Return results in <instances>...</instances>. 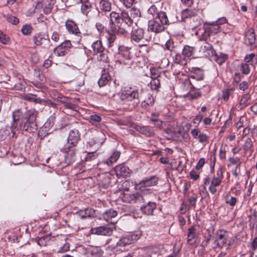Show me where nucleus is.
Here are the masks:
<instances>
[{
    "label": "nucleus",
    "instance_id": "nucleus-24",
    "mask_svg": "<svg viewBox=\"0 0 257 257\" xmlns=\"http://www.w3.org/2000/svg\"><path fill=\"white\" fill-rule=\"evenodd\" d=\"M156 253L152 248H145L134 252L133 257H155Z\"/></svg>",
    "mask_w": 257,
    "mask_h": 257
},
{
    "label": "nucleus",
    "instance_id": "nucleus-56",
    "mask_svg": "<svg viewBox=\"0 0 257 257\" xmlns=\"http://www.w3.org/2000/svg\"><path fill=\"white\" fill-rule=\"evenodd\" d=\"M98 156V154L96 153V152H91L87 153L85 158V161L86 162H91L94 160H95Z\"/></svg>",
    "mask_w": 257,
    "mask_h": 257
},
{
    "label": "nucleus",
    "instance_id": "nucleus-40",
    "mask_svg": "<svg viewBox=\"0 0 257 257\" xmlns=\"http://www.w3.org/2000/svg\"><path fill=\"white\" fill-rule=\"evenodd\" d=\"M55 3V0H49L46 2H44V13L45 14H49L51 12L53 8L54 4Z\"/></svg>",
    "mask_w": 257,
    "mask_h": 257
},
{
    "label": "nucleus",
    "instance_id": "nucleus-31",
    "mask_svg": "<svg viewBox=\"0 0 257 257\" xmlns=\"http://www.w3.org/2000/svg\"><path fill=\"white\" fill-rule=\"evenodd\" d=\"M111 77L107 70L104 69L99 79L98 84L99 87L105 86L110 80Z\"/></svg>",
    "mask_w": 257,
    "mask_h": 257
},
{
    "label": "nucleus",
    "instance_id": "nucleus-45",
    "mask_svg": "<svg viewBox=\"0 0 257 257\" xmlns=\"http://www.w3.org/2000/svg\"><path fill=\"white\" fill-rule=\"evenodd\" d=\"M157 77L152 78L151 81L150 83V85L151 89L155 90H158L159 88L160 87V80Z\"/></svg>",
    "mask_w": 257,
    "mask_h": 257
},
{
    "label": "nucleus",
    "instance_id": "nucleus-63",
    "mask_svg": "<svg viewBox=\"0 0 257 257\" xmlns=\"http://www.w3.org/2000/svg\"><path fill=\"white\" fill-rule=\"evenodd\" d=\"M50 239V237L48 235H44L42 237H41L38 241V243L40 246H46V243Z\"/></svg>",
    "mask_w": 257,
    "mask_h": 257
},
{
    "label": "nucleus",
    "instance_id": "nucleus-3",
    "mask_svg": "<svg viewBox=\"0 0 257 257\" xmlns=\"http://www.w3.org/2000/svg\"><path fill=\"white\" fill-rule=\"evenodd\" d=\"M216 40V36L204 30L199 38L198 51L200 57L210 58L215 53L213 44Z\"/></svg>",
    "mask_w": 257,
    "mask_h": 257
},
{
    "label": "nucleus",
    "instance_id": "nucleus-44",
    "mask_svg": "<svg viewBox=\"0 0 257 257\" xmlns=\"http://www.w3.org/2000/svg\"><path fill=\"white\" fill-rule=\"evenodd\" d=\"M103 253V251L98 247H92L88 251V253L90 254L92 257H99L102 255Z\"/></svg>",
    "mask_w": 257,
    "mask_h": 257
},
{
    "label": "nucleus",
    "instance_id": "nucleus-10",
    "mask_svg": "<svg viewBox=\"0 0 257 257\" xmlns=\"http://www.w3.org/2000/svg\"><path fill=\"white\" fill-rule=\"evenodd\" d=\"M223 178V169L221 167H220L217 171L216 175H214L211 180L210 184L208 189L212 194H215L216 193V187L220 185Z\"/></svg>",
    "mask_w": 257,
    "mask_h": 257
},
{
    "label": "nucleus",
    "instance_id": "nucleus-50",
    "mask_svg": "<svg viewBox=\"0 0 257 257\" xmlns=\"http://www.w3.org/2000/svg\"><path fill=\"white\" fill-rule=\"evenodd\" d=\"M44 0H36L35 2V5H34L33 7L34 8L32 11L31 10L29 11L31 13H34L36 12V10L38 11L43 8L44 6Z\"/></svg>",
    "mask_w": 257,
    "mask_h": 257
},
{
    "label": "nucleus",
    "instance_id": "nucleus-25",
    "mask_svg": "<svg viewBox=\"0 0 257 257\" xmlns=\"http://www.w3.org/2000/svg\"><path fill=\"white\" fill-rule=\"evenodd\" d=\"M76 214L81 218H94L96 216L95 210L92 208H86L85 209H81L76 212Z\"/></svg>",
    "mask_w": 257,
    "mask_h": 257
},
{
    "label": "nucleus",
    "instance_id": "nucleus-52",
    "mask_svg": "<svg viewBox=\"0 0 257 257\" xmlns=\"http://www.w3.org/2000/svg\"><path fill=\"white\" fill-rule=\"evenodd\" d=\"M197 199V195L196 194H193L189 197L188 200L185 201V202L186 204H187V205L190 208V209H191L192 207L195 206Z\"/></svg>",
    "mask_w": 257,
    "mask_h": 257
},
{
    "label": "nucleus",
    "instance_id": "nucleus-60",
    "mask_svg": "<svg viewBox=\"0 0 257 257\" xmlns=\"http://www.w3.org/2000/svg\"><path fill=\"white\" fill-rule=\"evenodd\" d=\"M89 120L92 124H95L101 120V117L97 114H93L90 116Z\"/></svg>",
    "mask_w": 257,
    "mask_h": 257
},
{
    "label": "nucleus",
    "instance_id": "nucleus-42",
    "mask_svg": "<svg viewBox=\"0 0 257 257\" xmlns=\"http://www.w3.org/2000/svg\"><path fill=\"white\" fill-rule=\"evenodd\" d=\"M115 170L116 174L120 176H126L128 173V169L121 164L116 166Z\"/></svg>",
    "mask_w": 257,
    "mask_h": 257
},
{
    "label": "nucleus",
    "instance_id": "nucleus-7",
    "mask_svg": "<svg viewBox=\"0 0 257 257\" xmlns=\"http://www.w3.org/2000/svg\"><path fill=\"white\" fill-rule=\"evenodd\" d=\"M227 23V20L225 17L219 18L216 21L206 22L203 25V30L216 36V34L221 31V26Z\"/></svg>",
    "mask_w": 257,
    "mask_h": 257
},
{
    "label": "nucleus",
    "instance_id": "nucleus-51",
    "mask_svg": "<svg viewBox=\"0 0 257 257\" xmlns=\"http://www.w3.org/2000/svg\"><path fill=\"white\" fill-rule=\"evenodd\" d=\"M75 84L79 86H81L84 84V75L78 72L76 78L74 80Z\"/></svg>",
    "mask_w": 257,
    "mask_h": 257
},
{
    "label": "nucleus",
    "instance_id": "nucleus-20",
    "mask_svg": "<svg viewBox=\"0 0 257 257\" xmlns=\"http://www.w3.org/2000/svg\"><path fill=\"white\" fill-rule=\"evenodd\" d=\"M120 54L122 56V58H124V60L121 59L118 60V62L120 64H123L125 65H132L133 63V61L132 60V56L131 55V52L128 49L125 48H122L120 50Z\"/></svg>",
    "mask_w": 257,
    "mask_h": 257
},
{
    "label": "nucleus",
    "instance_id": "nucleus-55",
    "mask_svg": "<svg viewBox=\"0 0 257 257\" xmlns=\"http://www.w3.org/2000/svg\"><path fill=\"white\" fill-rule=\"evenodd\" d=\"M255 37L254 32L248 33L246 35V42L248 45H251L255 43Z\"/></svg>",
    "mask_w": 257,
    "mask_h": 257
},
{
    "label": "nucleus",
    "instance_id": "nucleus-35",
    "mask_svg": "<svg viewBox=\"0 0 257 257\" xmlns=\"http://www.w3.org/2000/svg\"><path fill=\"white\" fill-rule=\"evenodd\" d=\"M195 51V47L185 45L182 50V54L185 58H190L193 56Z\"/></svg>",
    "mask_w": 257,
    "mask_h": 257
},
{
    "label": "nucleus",
    "instance_id": "nucleus-58",
    "mask_svg": "<svg viewBox=\"0 0 257 257\" xmlns=\"http://www.w3.org/2000/svg\"><path fill=\"white\" fill-rule=\"evenodd\" d=\"M234 90V88L233 87H231L226 89L223 92L222 98L224 101H226L228 100L230 95L231 94Z\"/></svg>",
    "mask_w": 257,
    "mask_h": 257
},
{
    "label": "nucleus",
    "instance_id": "nucleus-1",
    "mask_svg": "<svg viewBox=\"0 0 257 257\" xmlns=\"http://www.w3.org/2000/svg\"><path fill=\"white\" fill-rule=\"evenodd\" d=\"M133 23L134 20L126 11H122L120 13L112 12L109 14V28L111 31L116 32L117 29L120 31V34H125Z\"/></svg>",
    "mask_w": 257,
    "mask_h": 257
},
{
    "label": "nucleus",
    "instance_id": "nucleus-22",
    "mask_svg": "<svg viewBox=\"0 0 257 257\" xmlns=\"http://www.w3.org/2000/svg\"><path fill=\"white\" fill-rule=\"evenodd\" d=\"M145 30L141 28L134 29L131 34V40L137 43L140 42L144 39Z\"/></svg>",
    "mask_w": 257,
    "mask_h": 257
},
{
    "label": "nucleus",
    "instance_id": "nucleus-54",
    "mask_svg": "<svg viewBox=\"0 0 257 257\" xmlns=\"http://www.w3.org/2000/svg\"><path fill=\"white\" fill-rule=\"evenodd\" d=\"M33 31V28L30 24H26L24 25L22 29L21 32L24 35L27 36L30 35Z\"/></svg>",
    "mask_w": 257,
    "mask_h": 257
},
{
    "label": "nucleus",
    "instance_id": "nucleus-15",
    "mask_svg": "<svg viewBox=\"0 0 257 257\" xmlns=\"http://www.w3.org/2000/svg\"><path fill=\"white\" fill-rule=\"evenodd\" d=\"M72 46L70 41L66 40L57 46L54 49V52L58 57L64 56L68 52Z\"/></svg>",
    "mask_w": 257,
    "mask_h": 257
},
{
    "label": "nucleus",
    "instance_id": "nucleus-36",
    "mask_svg": "<svg viewBox=\"0 0 257 257\" xmlns=\"http://www.w3.org/2000/svg\"><path fill=\"white\" fill-rule=\"evenodd\" d=\"M250 94H249V93H247L241 96V99L239 101V104L240 105H241L243 107H245L250 104Z\"/></svg>",
    "mask_w": 257,
    "mask_h": 257
},
{
    "label": "nucleus",
    "instance_id": "nucleus-17",
    "mask_svg": "<svg viewBox=\"0 0 257 257\" xmlns=\"http://www.w3.org/2000/svg\"><path fill=\"white\" fill-rule=\"evenodd\" d=\"M117 212L113 209H110L106 210L101 215L100 218L102 219L108 223L114 224L116 222Z\"/></svg>",
    "mask_w": 257,
    "mask_h": 257
},
{
    "label": "nucleus",
    "instance_id": "nucleus-11",
    "mask_svg": "<svg viewBox=\"0 0 257 257\" xmlns=\"http://www.w3.org/2000/svg\"><path fill=\"white\" fill-rule=\"evenodd\" d=\"M139 235L135 233H130L121 236L116 243L117 246L124 247L134 243L140 238Z\"/></svg>",
    "mask_w": 257,
    "mask_h": 257
},
{
    "label": "nucleus",
    "instance_id": "nucleus-19",
    "mask_svg": "<svg viewBox=\"0 0 257 257\" xmlns=\"http://www.w3.org/2000/svg\"><path fill=\"white\" fill-rule=\"evenodd\" d=\"M61 150L66 153L65 156V162L66 164L70 165L75 161L76 159L75 149L73 148L65 149V146H64L63 148H61Z\"/></svg>",
    "mask_w": 257,
    "mask_h": 257
},
{
    "label": "nucleus",
    "instance_id": "nucleus-28",
    "mask_svg": "<svg viewBox=\"0 0 257 257\" xmlns=\"http://www.w3.org/2000/svg\"><path fill=\"white\" fill-rule=\"evenodd\" d=\"M197 241L196 229L194 226H191L188 229L187 242L190 245H194Z\"/></svg>",
    "mask_w": 257,
    "mask_h": 257
},
{
    "label": "nucleus",
    "instance_id": "nucleus-47",
    "mask_svg": "<svg viewBox=\"0 0 257 257\" xmlns=\"http://www.w3.org/2000/svg\"><path fill=\"white\" fill-rule=\"evenodd\" d=\"M120 156V153L116 151L112 153L108 159V161H106V163L108 166L115 163Z\"/></svg>",
    "mask_w": 257,
    "mask_h": 257
},
{
    "label": "nucleus",
    "instance_id": "nucleus-38",
    "mask_svg": "<svg viewBox=\"0 0 257 257\" xmlns=\"http://www.w3.org/2000/svg\"><path fill=\"white\" fill-rule=\"evenodd\" d=\"M242 148L245 154L248 151H249L250 154L253 152L252 142L250 138H247L245 141L244 143L242 146Z\"/></svg>",
    "mask_w": 257,
    "mask_h": 257
},
{
    "label": "nucleus",
    "instance_id": "nucleus-57",
    "mask_svg": "<svg viewBox=\"0 0 257 257\" xmlns=\"http://www.w3.org/2000/svg\"><path fill=\"white\" fill-rule=\"evenodd\" d=\"M23 117L22 112L20 109H17L13 113L12 117L14 121H19L20 119Z\"/></svg>",
    "mask_w": 257,
    "mask_h": 257
},
{
    "label": "nucleus",
    "instance_id": "nucleus-27",
    "mask_svg": "<svg viewBox=\"0 0 257 257\" xmlns=\"http://www.w3.org/2000/svg\"><path fill=\"white\" fill-rule=\"evenodd\" d=\"M81 11L83 15L88 18L92 17L93 13L95 12V9L92 7L89 2L82 5Z\"/></svg>",
    "mask_w": 257,
    "mask_h": 257
},
{
    "label": "nucleus",
    "instance_id": "nucleus-33",
    "mask_svg": "<svg viewBox=\"0 0 257 257\" xmlns=\"http://www.w3.org/2000/svg\"><path fill=\"white\" fill-rule=\"evenodd\" d=\"M193 74L190 76V78L192 79L197 81L202 80L204 77L203 71L200 68L193 67L192 68Z\"/></svg>",
    "mask_w": 257,
    "mask_h": 257
},
{
    "label": "nucleus",
    "instance_id": "nucleus-29",
    "mask_svg": "<svg viewBox=\"0 0 257 257\" xmlns=\"http://www.w3.org/2000/svg\"><path fill=\"white\" fill-rule=\"evenodd\" d=\"M135 130L141 134L146 136L148 137H151L154 135V132L149 126H142L137 125Z\"/></svg>",
    "mask_w": 257,
    "mask_h": 257
},
{
    "label": "nucleus",
    "instance_id": "nucleus-62",
    "mask_svg": "<svg viewBox=\"0 0 257 257\" xmlns=\"http://www.w3.org/2000/svg\"><path fill=\"white\" fill-rule=\"evenodd\" d=\"M160 12L157 7L154 5L151 6L148 10V13L149 14L155 17L158 15Z\"/></svg>",
    "mask_w": 257,
    "mask_h": 257
},
{
    "label": "nucleus",
    "instance_id": "nucleus-53",
    "mask_svg": "<svg viewBox=\"0 0 257 257\" xmlns=\"http://www.w3.org/2000/svg\"><path fill=\"white\" fill-rule=\"evenodd\" d=\"M165 49L171 52V55L176 51V47L174 45V42L171 40H169L165 44Z\"/></svg>",
    "mask_w": 257,
    "mask_h": 257
},
{
    "label": "nucleus",
    "instance_id": "nucleus-49",
    "mask_svg": "<svg viewBox=\"0 0 257 257\" xmlns=\"http://www.w3.org/2000/svg\"><path fill=\"white\" fill-rule=\"evenodd\" d=\"M24 99L30 102H34L38 103H40L42 102L41 99L37 98L36 95L30 93L25 95Z\"/></svg>",
    "mask_w": 257,
    "mask_h": 257
},
{
    "label": "nucleus",
    "instance_id": "nucleus-41",
    "mask_svg": "<svg viewBox=\"0 0 257 257\" xmlns=\"http://www.w3.org/2000/svg\"><path fill=\"white\" fill-rule=\"evenodd\" d=\"M64 106V110L68 111L71 110L74 113H77L79 110L78 106L75 103H72L70 101H69L68 102H66V104Z\"/></svg>",
    "mask_w": 257,
    "mask_h": 257
},
{
    "label": "nucleus",
    "instance_id": "nucleus-64",
    "mask_svg": "<svg viewBox=\"0 0 257 257\" xmlns=\"http://www.w3.org/2000/svg\"><path fill=\"white\" fill-rule=\"evenodd\" d=\"M229 195L228 194L226 196L225 203L231 206H233L236 203V198L234 197H231L230 198H229Z\"/></svg>",
    "mask_w": 257,
    "mask_h": 257
},
{
    "label": "nucleus",
    "instance_id": "nucleus-9",
    "mask_svg": "<svg viewBox=\"0 0 257 257\" xmlns=\"http://www.w3.org/2000/svg\"><path fill=\"white\" fill-rule=\"evenodd\" d=\"M35 46H39L41 48L48 50L52 46L48 35H45L42 33L35 34L33 37Z\"/></svg>",
    "mask_w": 257,
    "mask_h": 257
},
{
    "label": "nucleus",
    "instance_id": "nucleus-46",
    "mask_svg": "<svg viewBox=\"0 0 257 257\" xmlns=\"http://www.w3.org/2000/svg\"><path fill=\"white\" fill-rule=\"evenodd\" d=\"M107 50H105L102 51L101 53H99L97 55V59L98 61L104 62V63H108L109 62V59L107 55Z\"/></svg>",
    "mask_w": 257,
    "mask_h": 257
},
{
    "label": "nucleus",
    "instance_id": "nucleus-26",
    "mask_svg": "<svg viewBox=\"0 0 257 257\" xmlns=\"http://www.w3.org/2000/svg\"><path fill=\"white\" fill-rule=\"evenodd\" d=\"M92 232L94 234L101 235H110L112 233L113 230L111 228L106 226H100L92 228Z\"/></svg>",
    "mask_w": 257,
    "mask_h": 257
},
{
    "label": "nucleus",
    "instance_id": "nucleus-16",
    "mask_svg": "<svg viewBox=\"0 0 257 257\" xmlns=\"http://www.w3.org/2000/svg\"><path fill=\"white\" fill-rule=\"evenodd\" d=\"M165 27L155 18L148 22V30L155 34L161 33L165 30Z\"/></svg>",
    "mask_w": 257,
    "mask_h": 257
},
{
    "label": "nucleus",
    "instance_id": "nucleus-14",
    "mask_svg": "<svg viewBox=\"0 0 257 257\" xmlns=\"http://www.w3.org/2000/svg\"><path fill=\"white\" fill-rule=\"evenodd\" d=\"M55 119L54 116H50L43 126L40 128L38 135L41 139H43L50 133L49 128L53 126Z\"/></svg>",
    "mask_w": 257,
    "mask_h": 257
},
{
    "label": "nucleus",
    "instance_id": "nucleus-32",
    "mask_svg": "<svg viewBox=\"0 0 257 257\" xmlns=\"http://www.w3.org/2000/svg\"><path fill=\"white\" fill-rule=\"evenodd\" d=\"M116 32L111 31V28H109L107 31L106 38L108 41V46L110 47L112 46L113 43L114 42L116 39V35L117 34H120V31L119 30H117Z\"/></svg>",
    "mask_w": 257,
    "mask_h": 257
},
{
    "label": "nucleus",
    "instance_id": "nucleus-21",
    "mask_svg": "<svg viewBox=\"0 0 257 257\" xmlns=\"http://www.w3.org/2000/svg\"><path fill=\"white\" fill-rule=\"evenodd\" d=\"M155 19L158 20L164 26L174 23L177 21V18L176 19H172L171 18L169 19L166 13L162 11H160L158 15L155 17Z\"/></svg>",
    "mask_w": 257,
    "mask_h": 257
},
{
    "label": "nucleus",
    "instance_id": "nucleus-13",
    "mask_svg": "<svg viewBox=\"0 0 257 257\" xmlns=\"http://www.w3.org/2000/svg\"><path fill=\"white\" fill-rule=\"evenodd\" d=\"M215 235L214 243L216 246L219 248H222L228 238V232L223 229H219L216 231Z\"/></svg>",
    "mask_w": 257,
    "mask_h": 257
},
{
    "label": "nucleus",
    "instance_id": "nucleus-39",
    "mask_svg": "<svg viewBox=\"0 0 257 257\" xmlns=\"http://www.w3.org/2000/svg\"><path fill=\"white\" fill-rule=\"evenodd\" d=\"M227 58L228 57L227 55L221 54L220 56H218L215 53L212 57L210 58V59L215 61L218 64L221 65L227 59Z\"/></svg>",
    "mask_w": 257,
    "mask_h": 257
},
{
    "label": "nucleus",
    "instance_id": "nucleus-5",
    "mask_svg": "<svg viewBox=\"0 0 257 257\" xmlns=\"http://www.w3.org/2000/svg\"><path fill=\"white\" fill-rule=\"evenodd\" d=\"M121 100L125 102H133L135 105L140 103L141 93L137 89H134L132 87H123L119 93Z\"/></svg>",
    "mask_w": 257,
    "mask_h": 257
},
{
    "label": "nucleus",
    "instance_id": "nucleus-48",
    "mask_svg": "<svg viewBox=\"0 0 257 257\" xmlns=\"http://www.w3.org/2000/svg\"><path fill=\"white\" fill-rule=\"evenodd\" d=\"M190 84L191 85V88L193 89L191 90L189 93L191 98L192 99H196L200 97L201 96L200 91L198 90H195V87L193 85L191 81H190Z\"/></svg>",
    "mask_w": 257,
    "mask_h": 257
},
{
    "label": "nucleus",
    "instance_id": "nucleus-59",
    "mask_svg": "<svg viewBox=\"0 0 257 257\" xmlns=\"http://www.w3.org/2000/svg\"><path fill=\"white\" fill-rule=\"evenodd\" d=\"M140 52L142 53L144 55H146L150 52L152 48L147 45H140Z\"/></svg>",
    "mask_w": 257,
    "mask_h": 257
},
{
    "label": "nucleus",
    "instance_id": "nucleus-37",
    "mask_svg": "<svg viewBox=\"0 0 257 257\" xmlns=\"http://www.w3.org/2000/svg\"><path fill=\"white\" fill-rule=\"evenodd\" d=\"M59 248L57 249L56 251L58 253H63L68 251L69 249V244L66 242V240H62L58 244Z\"/></svg>",
    "mask_w": 257,
    "mask_h": 257
},
{
    "label": "nucleus",
    "instance_id": "nucleus-4",
    "mask_svg": "<svg viewBox=\"0 0 257 257\" xmlns=\"http://www.w3.org/2000/svg\"><path fill=\"white\" fill-rule=\"evenodd\" d=\"M158 182V178L156 176L146 177L139 183L135 184L136 189L139 190V191L134 194H130V195L135 196L137 194H140L143 196L144 194H146V196H151L152 195V190L150 189L149 187L157 185Z\"/></svg>",
    "mask_w": 257,
    "mask_h": 257
},
{
    "label": "nucleus",
    "instance_id": "nucleus-43",
    "mask_svg": "<svg viewBox=\"0 0 257 257\" xmlns=\"http://www.w3.org/2000/svg\"><path fill=\"white\" fill-rule=\"evenodd\" d=\"M130 17L131 19H139L141 17V13L139 9L133 7L130 10Z\"/></svg>",
    "mask_w": 257,
    "mask_h": 257
},
{
    "label": "nucleus",
    "instance_id": "nucleus-30",
    "mask_svg": "<svg viewBox=\"0 0 257 257\" xmlns=\"http://www.w3.org/2000/svg\"><path fill=\"white\" fill-rule=\"evenodd\" d=\"M191 134L195 139H198L199 142L204 143L207 142L208 137L204 134L201 133L198 129H193L191 131Z\"/></svg>",
    "mask_w": 257,
    "mask_h": 257
},
{
    "label": "nucleus",
    "instance_id": "nucleus-6",
    "mask_svg": "<svg viewBox=\"0 0 257 257\" xmlns=\"http://www.w3.org/2000/svg\"><path fill=\"white\" fill-rule=\"evenodd\" d=\"M199 10L195 9H185L181 12V21L186 22L188 20H192L193 22H190V25L192 29L196 28L200 25L201 19L198 16Z\"/></svg>",
    "mask_w": 257,
    "mask_h": 257
},
{
    "label": "nucleus",
    "instance_id": "nucleus-2",
    "mask_svg": "<svg viewBox=\"0 0 257 257\" xmlns=\"http://www.w3.org/2000/svg\"><path fill=\"white\" fill-rule=\"evenodd\" d=\"M151 196H146L143 194L136 195H130V194H125L123 197V200L129 203H136L142 205L140 210L142 212L147 215H153L154 211L156 209L157 204L155 202L150 200Z\"/></svg>",
    "mask_w": 257,
    "mask_h": 257
},
{
    "label": "nucleus",
    "instance_id": "nucleus-23",
    "mask_svg": "<svg viewBox=\"0 0 257 257\" xmlns=\"http://www.w3.org/2000/svg\"><path fill=\"white\" fill-rule=\"evenodd\" d=\"M112 9L111 2L108 0H100L98 4L99 13L106 15L110 12Z\"/></svg>",
    "mask_w": 257,
    "mask_h": 257
},
{
    "label": "nucleus",
    "instance_id": "nucleus-8",
    "mask_svg": "<svg viewBox=\"0 0 257 257\" xmlns=\"http://www.w3.org/2000/svg\"><path fill=\"white\" fill-rule=\"evenodd\" d=\"M26 121L24 122L23 130L29 133H34L38 129L36 120V114L31 111L27 112L26 116Z\"/></svg>",
    "mask_w": 257,
    "mask_h": 257
},
{
    "label": "nucleus",
    "instance_id": "nucleus-18",
    "mask_svg": "<svg viewBox=\"0 0 257 257\" xmlns=\"http://www.w3.org/2000/svg\"><path fill=\"white\" fill-rule=\"evenodd\" d=\"M65 27L68 32L79 38L81 37V33L79 29L77 24L73 20L68 19L65 22Z\"/></svg>",
    "mask_w": 257,
    "mask_h": 257
},
{
    "label": "nucleus",
    "instance_id": "nucleus-12",
    "mask_svg": "<svg viewBox=\"0 0 257 257\" xmlns=\"http://www.w3.org/2000/svg\"><path fill=\"white\" fill-rule=\"evenodd\" d=\"M80 134L78 130L74 129L70 131L67 138V143L65 149H70L75 147L80 140Z\"/></svg>",
    "mask_w": 257,
    "mask_h": 257
},
{
    "label": "nucleus",
    "instance_id": "nucleus-61",
    "mask_svg": "<svg viewBox=\"0 0 257 257\" xmlns=\"http://www.w3.org/2000/svg\"><path fill=\"white\" fill-rule=\"evenodd\" d=\"M240 70L242 72V74L247 75L249 74L250 69L248 64L242 63L240 65Z\"/></svg>",
    "mask_w": 257,
    "mask_h": 257
},
{
    "label": "nucleus",
    "instance_id": "nucleus-34",
    "mask_svg": "<svg viewBox=\"0 0 257 257\" xmlns=\"http://www.w3.org/2000/svg\"><path fill=\"white\" fill-rule=\"evenodd\" d=\"M91 48L93 50L94 55H98L99 53H101L103 51L105 50L100 40L94 41L91 45Z\"/></svg>",
    "mask_w": 257,
    "mask_h": 257
}]
</instances>
